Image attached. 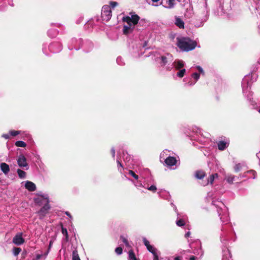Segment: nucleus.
Masks as SVG:
<instances>
[{"label": "nucleus", "instance_id": "11", "mask_svg": "<svg viewBox=\"0 0 260 260\" xmlns=\"http://www.w3.org/2000/svg\"><path fill=\"white\" fill-rule=\"evenodd\" d=\"M175 24L179 28H184V22L180 18H179L178 17L176 18Z\"/></svg>", "mask_w": 260, "mask_h": 260}, {"label": "nucleus", "instance_id": "12", "mask_svg": "<svg viewBox=\"0 0 260 260\" xmlns=\"http://www.w3.org/2000/svg\"><path fill=\"white\" fill-rule=\"evenodd\" d=\"M226 147V143L224 141H219L218 144V148L220 150H223Z\"/></svg>", "mask_w": 260, "mask_h": 260}, {"label": "nucleus", "instance_id": "51", "mask_svg": "<svg viewBox=\"0 0 260 260\" xmlns=\"http://www.w3.org/2000/svg\"><path fill=\"white\" fill-rule=\"evenodd\" d=\"M258 112L260 113V108L258 110Z\"/></svg>", "mask_w": 260, "mask_h": 260}, {"label": "nucleus", "instance_id": "13", "mask_svg": "<svg viewBox=\"0 0 260 260\" xmlns=\"http://www.w3.org/2000/svg\"><path fill=\"white\" fill-rule=\"evenodd\" d=\"M128 260H138L133 250L128 251Z\"/></svg>", "mask_w": 260, "mask_h": 260}, {"label": "nucleus", "instance_id": "22", "mask_svg": "<svg viewBox=\"0 0 260 260\" xmlns=\"http://www.w3.org/2000/svg\"><path fill=\"white\" fill-rule=\"evenodd\" d=\"M176 224L178 226H182L185 224V222L183 219H180L176 221Z\"/></svg>", "mask_w": 260, "mask_h": 260}, {"label": "nucleus", "instance_id": "24", "mask_svg": "<svg viewBox=\"0 0 260 260\" xmlns=\"http://www.w3.org/2000/svg\"><path fill=\"white\" fill-rule=\"evenodd\" d=\"M214 179H215V178H214V176L212 175H211L209 176V177L208 178L207 184L210 183L211 184H212L214 182Z\"/></svg>", "mask_w": 260, "mask_h": 260}, {"label": "nucleus", "instance_id": "27", "mask_svg": "<svg viewBox=\"0 0 260 260\" xmlns=\"http://www.w3.org/2000/svg\"><path fill=\"white\" fill-rule=\"evenodd\" d=\"M120 239L122 240V241L125 244L126 246H128V242L127 239L123 237V236H121Z\"/></svg>", "mask_w": 260, "mask_h": 260}, {"label": "nucleus", "instance_id": "4", "mask_svg": "<svg viewBox=\"0 0 260 260\" xmlns=\"http://www.w3.org/2000/svg\"><path fill=\"white\" fill-rule=\"evenodd\" d=\"M13 242L17 245H20L25 242L24 239L22 237V234H16L13 239Z\"/></svg>", "mask_w": 260, "mask_h": 260}, {"label": "nucleus", "instance_id": "8", "mask_svg": "<svg viewBox=\"0 0 260 260\" xmlns=\"http://www.w3.org/2000/svg\"><path fill=\"white\" fill-rule=\"evenodd\" d=\"M25 188L30 191H34L36 189L35 183L31 181H27L25 184Z\"/></svg>", "mask_w": 260, "mask_h": 260}, {"label": "nucleus", "instance_id": "36", "mask_svg": "<svg viewBox=\"0 0 260 260\" xmlns=\"http://www.w3.org/2000/svg\"><path fill=\"white\" fill-rule=\"evenodd\" d=\"M143 241L144 245L146 246L147 248L148 247V246L150 245L149 241L147 240L146 238H144Z\"/></svg>", "mask_w": 260, "mask_h": 260}, {"label": "nucleus", "instance_id": "17", "mask_svg": "<svg viewBox=\"0 0 260 260\" xmlns=\"http://www.w3.org/2000/svg\"><path fill=\"white\" fill-rule=\"evenodd\" d=\"M15 145L17 147H25L26 146V144L22 141H18L15 142Z\"/></svg>", "mask_w": 260, "mask_h": 260}, {"label": "nucleus", "instance_id": "3", "mask_svg": "<svg viewBox=\"0 0 260 260\" xmlns=\"http://www.w3.org/2000/svg\"><path fill=\"white\" fill-rule=\"evenodd\" d=\"M112 16V11L110 6L105 5L103 7L101 17L104 20L109 21Z\"/></svg>", "mask_w": 260, "mask_h": 260}, {"label": "nucleus", "instance_id": "40", "mask_svg": "<svg viewBox=\"0 0 260 260\" xmlns=\"http://www.w3.org/2000/svg\"><path fill=\"white\" fill-rule=\"evenodd\" d=\"M197 69L201 73H203L204 71L202 68L200 66H197Z\"/></svg>", "mask_w": 260, "mask_h": 260}, {"label": "nucleus", "instance_id": "44", "mask_svg": "<svg viewBox=\"0 0 260 260\" xmlns=\"http://www.w3.org/2000/svg\"><path fill=\"white\" fill-rule=\"evenodd\" d=\"M190 233L189 232H188L185 234V237L188 238L190 236Z\"/></svg>", "mask_w": 260, "mask_h": 260}, {"label": "nucleus", "instance_id": "34", "mask_svg": "<svg viewBox=\"0 0 260 260\" xmlns=\"http://www.w3.org/2000/svg\"><path fill=\"white\" fill-rule=\"evenodd\" d=\"M117 163L119 171L121 172L122 170H123V167L122 164L119 160H117Z\"/></svg>", "mask_w": 260, "mask_h": 260}, {"label": "nucleus", "instance_id": "23", "mask_svg": "<svg viewBox=\"0 0 260 260\" xmlns=\"http://www.w3.org/2000/svg\"><path fill=\"white\" fill-rule=\"evenodd\" d=\"M73 260H80L78 254L76 251L73 252Z\"/></svg>", "mask_w": 260, "mask_h": 260}, {"label": "nucleus", "instance_id": "10", "mask_svg": "<svg viewBox=\"0 0 260 260\" xmlns=\"http://www.w3.org/2000/svg\"><path fill=\"white\" fill-rule=\"evenodd\" d=\"M206 176V173L202 170H199L196 172L195 176L199 179H203Z\"/></svg>", "mask_w": 260, "mask_h": 260}, {"label": "nucleus", "instance_id": "7", "mask_svg": "<svg viewBox=\"0 0 260 260\" xmlns=\"http://www.w3.org/2000/svg\"><path fill=\"white\" fill-rule=\"evenodd\" d=\"M165 162L168 166H172L176 165L177 160L173 156H169L165 159Z\"/></svg>", "mask_w": 260, "mask_h": 260}, {"label": "nucleus", "instance_id": "1", "mask_svg": "<svg viewBox=\"0 0 260 260\" xmlns=\"http://www.w3.org/2000/svg\"><path fill=\"white\" fill-rule=\"evenodd\" d=\"M122 20L123 22H126L127 24V25L123 26L122 30L124 35H127L133 32L135 26L138 23L140 17L138 15L135 14L133 15L131 17L129 16L123 17Z\"/></svg>", "mask_w": 260, "mask_h": 260}, {"label": "nucleus", "instance_id": "37", "mask_svg": "<svg viewBox=\"0 0 260 260\" xmlns=\"http://www.w3.org/2000/svg\"><path fill=\"white\" fill-rule=\"evenodd\" d=\"M110 7L114 8L115 7L118 5V3L116 2H110Z\"/></svg>", "mask_w": 260, "mask_h": 260}, {"label": "nucleus", "instance_id": "19", "mask_svg": "<svg viewBox=\"0 0 260 260\" xmlns=\"http://www.w3.org/2000/svg\"><path fill=\"white\" fill-rule=\"evenodd\" d=\"M186 72V70L185 69H183L181 70H180L177 74V76L178 77H179V78H182L184 75V74Z\"/></svg>", "mask_w": 260, "mask_h": 260}, {"label": "nucleus", "instance_id": "5", "mask_svg": "<svg viewBox=\"0 0 260 260\" xmlns=\"http://www.w3.org/2000/svg\"><path fill=\"white\" fill-rule=\"evenodd\" d=\"M50 209V206L48 204V201H47V203L44 205V206L41 208V209L40 210V211L38 212V214L39 215L40 218H43L46 214L47 213L48 211Z\"/></svg>", "mask_w": 260, "mask_h": 260}, {"label": "nucleus", "instance_id": "16", "mask_svg": "<svg viewBox=\"0 0 260 260\" xmlns=\"http://www.w3.org/2000/svg\"><path fill=\"white\" fill-rule=\"evenodd\" d=\"M17 173L18 174L19 177L20 178H24L26 176V173L24 171L21 170V169L17 170Z\"/></svg>", "mask_w": 260, "mask_h": 260}, {"label": "nucleus", "instance_id": "49", "mask_svg": "<svg viewBox=\"0 0 260 260\" xmlns=\"http://www.w3.org/2000/svg\"><path fill=\"white\" fill-rule=\"evenodd\" d=\"M188 84H189V85H192V83H190L189 82H188Z\"/></svg>", "mask_w": 260, "mask_h": 260}, {"label": "nucleus", "instance_id": "33", "mask_svg": "<svg viewBox=\"0 0 260 260\" xmlns=\"http://www.w3.org/2000/svg\"><path fill=\"white\" fill-rule=\"evenodd\" d=\"M10 133L12 136H16L20 134V132L18 131H11Z\"/></svg>", "mask_w": 260, "mask_h": 260}, {"label": "nucleus", "instance_id": "35", "mask_svg": "<svg viewBox=\"0 0 260 260\" xmlns=\"http://www.w3.org/2000/svg\"><path fill=\"white\" fill-rule=\"evenodd\" d=\"M148 189L155 192L156 191L157 188L155 185H152L148 188Z\"/></svg>", "mask_w": 260, "mask_h": 260}, {"label": "nucleus", "instance_id": "15", "mask_svg": "<svg viewBox=\"0 0 260 260\" xmlns=\"http://www.w3.org/2000/svg\"><path fill=\"white\" fill-rule=\"evenodd\" d=\"M48 253V251L45 252L44 254H38L36 255V258L33 260H39L42 258H45Z\"/></svg>", "mask_w": 260, "mask_h": 260}, {"label": "nucleus", "instance_id": "50", "mask_svg": "<svg viewBox=\"0 0 260 260\" xmlns=\"http://www.w3.org/2000/svg\"><path fill=\"white\" fill-rule=\"evenodd\" d=\"M2 181V179L0 178V182H1Z\"/></svg>", "mask_w": 260, "mask_h": 260}, {"label": "nucleus", "instance_id": "25", "mask_svg": "<svg viewBox=\"0 0 260 260\" xmlns=\"http://www.w3.org/2000/svg\"><path fill=\"white\" fill-rule=\"evenodd\" d=\"M61 233L63 235L66 236L67 239L68 238L67 230V229L63 228L62 225L61 226Z\"/></svg>", "mask_w": 260, "mask_h": 260}, {"label": "nucleus", "instance_id": "43", "mask_svg": "<svg viewBox=\"0 0 260 260\" xmlns=\"http://www.w3.org/2000/svg\"><path fill=\"white\" fill-rule=\"evenodd\" d=\"M189 260H197V257L195 256L192 255L190 257Z\"/></svg>", "mask_w": 260, "mask_h": 260}, {"label": "nucleus", "instance_id": "29", "mask_svg": "<svg viewBox=\"0 0 260 260\" xmlns=\"http://www.w3.org/2000/svg\"><path fill=\"white\" fill-rule=\"evenodd\" d=\"M162 66H165L167 63V58L165 56H161Z\"/></svg>", "mask_w": 260, "mask_h": 260}, {"label": "nucleus", "instance_id": "39", "mask_svg": "<svg viewBox=\"0 0 260 260\" xmlns=\"http://www.w3.org/2000/svg\"><path fill=\"white\" fill-rule=\"evenodd\" d=\"M154 253V254H153V255H154V260H158V256L156 252Z\"/></svg>", "mask_w": 260, "mask_h": 260}, {"label": "nucleus", "instance_id": "32", "mask_svg": "<svg viewBox=\"0 0 260 260\" xmlns=\"http://www.w3.org/2000/svg\"><path fill=\"white\" fill-rule=\"evenodd\" d=\"M200 74L197 73H194L192 75V78H193L196 81H197L200 78Z\"/></svg>", "mask_w": 260, "mask_h": 260}, {"label": "nucleus", "instance_id": "46", "mask_svg": "<svg viewBox=\"0 0 260 260\" xmlns=\"http://www.w3.org/2000/svg\"><path fill=\"white\" fill-rule=\"evenodd\" d=\"M174 260H181L179 256L174 258Z\"/></svg>", "mask_w": 260, "mask_h": 260}, {"label": "nucleus", "instance_id": "2", "mask_svg": "<svg viewBox=\"0 0 260 260\" xmlns=\"http://www.w3.org/2000/svg\"><path fill=\"white\" fill-rule=\"evenodd\" d=\"M177 45L182 51H189L193 50L197 45L196 41L188 37L177 38Z\"/></svg>", "mask_w": 260, "mask_h": 260}, {"label": "nucleus", "instance_id": "6", "mask_svg": "<svg viewBox=\"0 0 260 260\" xmlns=\"http://www.w3.org/2000/svg\"><path fill=\"white\" fill-rule=\"evenodd\" d=\"M18 165L20 167H25L28 166L26 158L23 155H20L17 160Z\"/></svg>", "mask_w": 260, "mask_h": 260}, {"label": "nucleus", "instance_id": "21", "mask_svg": "<svg viewBox=\"0 0 260 260\" xmlns=\"http://www.w3.org/2000/svg\"><path fill=\"white\" fill-rule=\"evenodd\" d=\"M147 249L149 252H150L152 254H154V253L156 252V249L151 245L148 246Z\"/></svg>", "mask_w": 260, "mask_h": 260}, {"label": "nucleus", "instance_id": "48", "mask_svg": "<svg viewBox=\"0 0 260 260\" xmlns=\"http://www.w3.org/2000/svg\"><path fill=\"white\" fill-rule=\"evenodd\" d=\"M159 1V0H152V1L153 2H157Z\"/></svg>", "mask_w": 260, "mask_h": 260}, {"label": "nucleus", "instance_id": "30", "mask_svg": "<svg viewBox=\"0 0 260 260\" xmlns=\"http://www.w3.org/2000/svg\"><path fill=\"white\" fill-rule=\"evenodd\" d=\"M247 173L251 174L252 175V178L253 179H255L256 178V172L255 171L251 170L247 171Z\"/></svg>", "mask_w": 260, "mask_h": 260}, {"label": "nucleus", "instance_id": "26", "mask_svg": "<svg viewBox=\"0 0 260 260\" xmlns=\"http://www.w3.org/2000/svg\"><path fill=\"white\" fill-rule=\"evenodd\" d=\"M128 173L129 175L132 176L135 179L138 180L139 179L138 175L136 174L133 171L129 170Z\"/></svg>", "mask_w": 260, "mask_h": 260}, {"label": "nucleus", "instance_id": "14", "mask_svg": "<svg viewBox=\"0 0 260 260\" xmlns=\"http://www.w3.org/2000/svg\"><path fill=\"white\" fill-rule=\"evenodd\" d=\"M184 67V63L182 61L178 60L176 62L175 68L176 70H179Z\"/></svg>", "mask_w": 260, "mask_h": 260}, {"label": "nucleus", "instance_id": "20", "mask_svg": "<svg viewBox=\"0 0 260 260\" xmlns=\"http://www.w3.org/2000/svg\"><path fill=\"white\" fill-rule=\"evenodd\" d=\"M242 165L240 163L236 164L234 167V171L235 172L237 173L239 172L242 168Z\"/></svg>", "mask_w": 260, "mask_h": 260}, {"label": "nucleus", "instance_id": "28", "mask_svg": "<svg viewBox=\"0 0 260 260\" xmlns=\"http://www.w3.org/2000/svg\"><path fill=\"white\" fill-rule=\"evenodd\" d=\"M122 248L121 247H118L115 248V251L117 254H121L122 253Z\"/></svg>", "mask_w": 260, "mask_h": 260}, {"label": "nucleus", "instance_id": "9", "mask_svg": "<svg viewBox=\"0 0 260 260\" xmlns=\"http://www.w3.org/2000/svg\"><path fill=\"white\" fill-rule=\"evenodd\" d=\"M0 167L2 171L6 175L10 171L9 166L5 162H2L0 165Z\"/></svg>", "mask_w": 260, "mask_h": 260}, {"label": "nucleus", "instance_id": "47", "mask_svg": "<svg viewBox=\"0 0 260 260\" xmlns=\"http://www.w3.org/2000/svg\"><path fill=\"white\" fill-rule=\"evenodd\" d=\"M4 137H5V138H6V139L9 138V136H8V135H4Z\"/></svg>", "mask_w": 260, "mask_h": 260}, {"label": "nucleus", "instance_id": "38", "mask_svg": "<svg viewBox=\"0 0 260 260\" xmlns=\"http://www.w3.org/2000/svg\"><path fill=\"white\" fill-rule=\"evenodd\" d=\"M43 199V197L41 196V197L40 198H38L37 199H35V202L37 203H39L41 201V200Z\"/></svg>", "mask_w": 260, "mask_h": 260}, {"label": "nucleus", "instance_id": "18", "mask_svg": "<svg viewBox=\"0 0 260 260\" xmlns=\"http://www.w3.org/2000/svg\"><path fill=\"white\" fill-rule=\"evenodd\" d=\"M21 251V248L20 247H14L13 248V254L14 255H18Z\"/></svg>", "mask_w": 260, "mask_h": 260}, {"label": "nucleus", "instance_id": "45", "mask_svg": "<svg viewBox=\"0 0 260 260\" xmlns=\"http://www.w3.org/2000/svg\"><path fill=\"white\" fill-rule=\"evenodd\" d=\"M212 175L214 176L215 178L218 177V175L217 173L213 174H212Z\"/></svg>", "mask_w": 260, "mask_h": 260}, {"label": "nucleus", "instance_id": "41", "mask_svg": "<svg viewBox=\"0 0 260 260\" xmlns=\"http://www.w3.org/2000/svg\"><path fill=\"white\" fill-rule=\"evenodd\" d=\"M111 154L112 155L113 157H115V150H114V148L111 149Z\"/></svg>", "mask_w": 260, "mask_h": 260}, {"label": "nucleus", "instance_id": "31", "mask_svg": "<svg viewBox=\"0 0 260 260\" xmlns=\"http://www.w3.org/2000/svg\"><path fill=\"white\" fill-rule=\"evenodd\" d=\"M234 179V176H229L226 178V181L230 183H232Z\"/></svg>", "mask_w": 260, "mask_h": 260}, {"label": "nucleus", "instance_id": "42", "mask_svg": "<svg viewBox=\"0 0 260 260\" xmlns=\"http://www.w3.org/2000/svg\"><path fill=\"white\" fill-rule=\"evenodd\" d=\"M65 214H66L67 216H68L70 218H72V216L71 214L70 213V212H68V211H66V212H65Z\"/></svg>", "mask_w": 260, "mask_h": 260}]
</instances>
